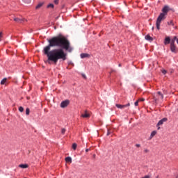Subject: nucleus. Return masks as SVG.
<instances>
[{
	"label": "nucleus",
	"mask_w": 178,
	"mask_h": 178,
	"mask_svg": "<svg viewBox=\"0 0 178 178\" xmlns=\"http://www.w3.org/2000/svg\"><path fill=\"white\" fill-rule=\"evenodd\" d=\"M83 77H86V76H85V75H83Z\"/></svg>",
	"instance_id": "42"
},
{
	"label": "nucleus",
	"mask_w": 178,
	"mask_h": 178,
	"mask_svg": "<svg viewBox=\"0 0 178 178\" xmlns=\"http://www.w3.org/2000/svg\"><path fill=\"white\" fill-rule=\"evenodd\" d=\"M127 106H130V103H128L125 105L116 104V107L118 108L119 109H124V108H127Z\"/></svg>",
	"instance_id": "7"
},
{
	"label": "nucleus",
	"mask_w": 178,
	"mask_h": 178,
	"mask_svg": "<svg viewBox=\"0 0 178 178\" xmlns=\"http://www.w3.org/2000/svg\"><path fill=\"white\" fill-rule=\"evenodd\" d=\"M65 133H66V129L63 128V129H61V134H65Z\"/></svg>",
	"instance_id": "23"
},
{
	"label": "nucleus",
	"mask_w": 178,
	"mask_h": 178,
	"mask_svg": "<svg viewBox=\"0 0 178 178\" xmlns=\"http://www.w3.org/2000/svg\"><path fill=\"white\" fill-rule=\"evenodd\" d=\"M19 112H23V111H24V108L23 107L20 106L19 108Z\"/></svg>",
	"instance_id": "25"
},
{
	"label": "nucleus",
	"mask_w": 178,
	"mask_h": 178,
	"mask_svg": "<svg viewBox=\"0 0 178 178\" xmlns=\"http://www.w3.org/2000/svg\"><path fill=\"white\" fill-rule=\"evenodd\" d=\"M93 158H95V154H93Z\"/></svg>",
	"instance_id": "39"
},
{
	"label": "nucleus",
	"mask_w": 178,
	"mask_h": 178,
	"mask_svg": "<svg viewBox=\"0 0 178 178\" xmlns=\"http://www.w3.org/2000/svg\"><path fill=\"white\" fill-rule=\"evenodd\" d=\"M24 2H25L26 3H29L30 2V0H23Z\"/></svg>",
	"instance_id": "31"
},
{
	"label": "nucleus",
	"mask_w": 178,
	"mask_h": 178,
	"mask_svg": "<svg viewBox=\"0 0 178 178\" xmlns=\"http://www.w3.org/2000/svg\"><path fill=\"white\" fill-rule=\"evenodd\" d=\"M136 147H141V145H140V144H136Z\"/></svg>",
	"instance_id": "33"
},
{
	"label": "nucleus",
	"mask_w": 178,
	"mask_h": 178,
	"mask_svg": "<svg viewBox=\"0 0 178 178\" xmlns=\"http://www.w3.org/2000/svg\"><path fill=\"white\" fill-rule=\"evenodd\" d=\"M165 19H166V15L160 13L156 22V27L157 30H161V23H162V20H165Z\"/></svg>",
	"instance_id": "2"
},
{
	"label": "nucleus",
	"mask_w": 178,
	"mask_h": 178,
	"mask_svg": "<svg viewBox=\"0 0 178 178\" xmlns=\"http://www.w3.org/2000/svg\"><path fill=\"white\" fill-rule=\"evenodd\" d=\"M177 44H178V39L177 40Z\"/></svg>",
	"instance_id": "40"
},
{
	"label": "nucleus",
	"mask_w": 178,
	"mask_h": 178,
	"mask_svg": "<svg viewBox=\"0 0 178 178\" xmlns=\"http://www.w3.org/2000/svg\"><path fill=\"white\" fill-rule=\"evenodd\" d=\"M156 134V131H153L151 133L150 138H152V137H154V136H155Z\"/></svg>",
	"instance_id": "18"
},
{
	"label": "nucleus",
	"mask_w": 178,
	"mask_h": 178,
	"mask_svg": "<svg viewBox=\"0 0 178 178\" xmlns=\"http://www.w3.org/2000/svg\"><path fill=\"white\" fill-rule=\"evenodd\" d=\"M19 167L22 168V169H27V168H29V165L27 164H20Z\"/></svg>",
	"instance_id": "13"
},
{
	"label": "nucleus",
	"mask_w": 178,
	"mask_h": 178,
	"mask_svg": "<svg viewBox=\"0 0 178 178\" xmlns=\"http://www.w3.org/2000/svg\"><path fill=\"white\" fill-rule=\"evenodd\" d=\"M171 41H173L175 44V41H177V37L175 36L173 40H172Z\"/></svg>",
	"instance_id": "27"
},
{
	"label": "nucleus",
	"mask_w": 178,
	"mask_h": 178,
	"mask_svg": "<svg viewBox=\"0 0 178 178\" xmlns=\"http://www.w3.org/2000/svg\"><path fill=\"white\" fill-rule=\"evenodd\" d=\"M139 101L144 102V101H145V99L142 98V99H139Z\"/></svg>",
	"instance_id": "32"
},
{
	"label": "nucleus",
	"mask_w": 178,
	"mask_h": 178,
	"mask_svg": "<svg viewBox=\"0 0 178 178\" xmlns=\"http://www.w3.org/2000/svg\"><path fill=\"white\" fill-rule=\"evenodd\" d=\"M154 101H155V102H158V99L154 98Z\"/></svg>",
	"instance_id": "34"
},
{
	"label": "nucleus",
	"mask_w": 178,
	"mask_h": 178,
	"mask_svg": "<svg viewBox=\"0 0 178 178\" xmlns=\"http://www.w3.org/2000/svg\"><path fill=\"white\" fill-rule=\"evenodd\" d=\"M161 72H162L163 74H166V73H167V71L165 70H163Z\"/></svg>",
	"instance_id": "29"
},
{
	"label": "nucleus",
	"mask_w": 178,
	"mask_h": 178,
	"mask_svg": "<svg viewBox=\"0 0 178 178\" xmlns=\"http://www.w3.org/2000/svg\"><path fill=\"white\" fill-rule=\"evenodd\" d=\"M170 50H171V51H172L175 54V52H176V46H175V42L174 41H171Z\"/></svg>",
	"instance_id": "8"
},
{
	"label": "nucleus",
	"mask_w": 178,
	"mask_h": 178,
	"mask_svg": "<svg viewBox=\"0 0 178 178\" xmlns=\"http://www.w3.org/2000/svg\"><path fill=\"white\" fill-rule=\"evenodd\" d=\"M14 22H16L17 23H24V22H26V19L14 17Z\"/></svg>",
	"instance_id": "6"
},
{
	"label": "nucleus",
	"mask_w": 178,
	"mask_h": 178,
	"mask_svg": "<svg viewBox=\"0 0 178 178\" xmlns=\"http://www.w3.org/2000/svg\"><path fill=\"white\" fill-rule=\"evenodd\" d=\"M2 37H3V33L0 32V41H2Z\"/></svg>",
	"instance_id": "24"
},
{
	"label": "nucleus",
	"mask_w": 178,
	"mask_h": 178,
	"mask_svg": "<svg viewBox=\"0 0 178 178\" xmlns=\"http://www.w3.org/2000/svg\"><path fill=\"white\" fill-rule=\"evenodd\" d=\"M42 5H44V3H39L36 7H35V9H40V8H41V6H42Z\"/></svg>",
	"instance_id": "16"
},
{
	"label": "nucleus",
	"mask_w": 178,
	"mask_h": 178,
	"mask_svg": "<svg viewBox=\"0 0 178 178\" xmlns=\"http://www.w3.org/2000/svg\"><path fill=\"white\" fill-rule=\"evenodd\" d=\"M47 8H54V4L53 3H50L47 6Z\"/></svg>",
	"instance_id": "26"
},
{
	"label": "nucleus",
	"mask_w": 178,
	"mask_h": 178,
	"mask_svg": "<svg viewBox=\"0 0 178 178\" xmlns=\"http://www.w3.org/2000/svg\"><path fill=\"white\" fill-rule=\"evenodd\" d=\"M168 26H175V24H173V21H170L168 22Z\"/></svg>",
	"instance_id": "21"
},
{
	"label": "nucleus",
	"mask_w": 178,
	"mask_h": 178,
	"mask_svg": "<svg viewBox=\"0 0 178 178\" xmlns=\"http://www.w3.org/2000/svg\"><path fill=\"white\" fill-rule=\"evenodd\" d=\"M164 44L165 45H168V44H170V38L169 37L165 38L164 40Z\"/></svg>",
	"instance_id": "10"
},
{
	"label": "nucleus",
	"mask_w": 178,
	"mask_h": 178,
	"mask_svg": "<svg viewBox=\"0 0 178 178\" xmlns=\"http://www.w3.org/2000/svg\"><path fill=\"white\" fill-rule=\"evenodd\" d=\"M90 151V149H86V152H88Z\"/></svg>",
	"instance_id": "35"
},
{
	"label": "nucleus",
	"mask_w": 178,
	"mask_h": 178,
	"mask_svg": "<svg viewBox=\"0 0 178 178\" xmlns=\"http://www.w3.org/2000/svg\"><path fill=\"white\" fill-rule=\"evenodd\" d=\"M145 39L147 40V41H152V38L150 37L149 35H147L145 37Z\"/></svg>",
	"instance_id": "14"
},
{
	"label": "nucleus",
	"mask_w": 178,
	"mask_h": 178,
	"mask_svg": "<svg viewBox=\"0 0 178 178\" xmlns=\"http://www.w3.org/2000/svg\"><path fill=\"white\" fill-rule=\"evenodd\" d=\"M157 94L159 95L161 99H163V94H162V92H158Z\"/></svg>",
	"instance_id": "17"
},
{
	"label": "nucleus",
	"mask_w": 178,
	"mask_h": 178,
	"mask_svg": "<svg viewBox=\"0 0 178 178\" xmlns=\"http://www.w3.org/2000/svg\"><path fill=\"white\" fill-rule=\"evenodd\" d=\"M134 105H135V106H138V101H136V102L134 103Z\"/></svg>",
	"instance_id": "30"
},
{
	"label": "nucleus",
	"mask_w": 178,
	"mask_h": 178,
	"mask_svg": "<svg viewBox=\"0 0 178 178\" xmlns=\"http://www.w3.org/2000/svg\"><path fill=\"white\" fill-rule=\"evenodd\" d=\"M49 45L44 47L43 52L47 55L48 60L57 63L59 59L66 60L67 54L63 49L72 52L73 48L70 47V42L65 37H54L48 40Z\"/></svg>",
	"instance_id": "1"
},
{
	"label": "nucleus",
	"mask_w": 178,
	"mask_h": 178,
	"mask_svg": "<svg viewBox=\"0 0 178 178\" xmlns=\"http://www.w3.org/2000/svg\"><path fill=\"white\" fill-rule=\"evenodd\" d=\"M76 148H77V144L73 143L72 144V149H74V151H76Z\"/></svg>",
	"instance_id": "19"
},
{
	"label": "nucleus",
	"mask_w": 178,
	"mask_h": 178,
	"mask_svg": "<svg viewBox=\"0 0 178 178\" xmlns=\"http://www.w3.org/2000/svg\"><path fill=\"white\" fill-rule=\"evenodd\" d=\"M26 115H30V108H27L26 109Z\"/></svg>",
	"instance_id": "22"
},
{
	"label": "nucleus",
	"mask_w": 178,
	"mask_h": 178,
	"mask_svg": "<svg viewBox=\"0 0 178 178\" xmlns=\"http://www.w3.org/2000/svg\"><path fill=\"white\" fill-rule=\"evenodd\" d=\"M6 83V78H4L3 80L1 81V84L3 85Z\"/></svg>",
	"instance_id": "20"
},
{
	"label": "nucleus",
	"mask_w": 178,
	"mask_h": 178,
	"mask_svg": "<svg viewBox=\"0 0 178 178\" xmlns=\"http://www.w3.org/2000/svg\"><path fill=\"white\" fill-rule=\"evenodd\" d=\"M54 3H56V5H58L59 3V0H54Z\"/></svg>",
	"instance_id": "28"
},
{
	"label": "nucleus",
	"mask_w": 178,
	"mask_h": 178,
	"mask_svg": "<svg viewBox=\"0 0 178 178\" xmlns=\"http://www.w3.org/2000/svg\"><path fill=\"white\" fill-rule=\"evenodd\" d=\"M145 152H148V149H145Z\"/></svg>",
	"instance_id": "36"
},
{
	"label": "nucleus",
	"mask_w": 178,
	"mask_h": 178,
	"mask_svg": "<svg viewBox=\"0 0 178 178\" xmlns=\"http://www.w3.org/2000/svg\"><path fill=\"white\" fill-rule=\"evenodd\" d=\"M157 129H158V130H159L161 129V127H159Z\"/></svg>",
	"instance_id": "38"
},
{
	"label": "nucleus",
	"mask_w": 178,
	"mask_h": 178,
	"mask_svg": "<svg viewBox=\"0 0 178 178\" xmlns=\"http://www.w3.org/2000/svg\"><path fill=\"white\" fill-rule=\"evenodd\" d=\"M88 56H90L88 54H86V53L81 54V59H84V58H88Z\"/></svg>",
	"instance_id": "11"
},
{
	"label": "nucleus",
	"mask_w": 178,
	"mask_h": 178,
	"mask_svg": "<svg viewBox=\"0 0 178 178\" xmlns=\"http://www.w3.org/2000/svg\"><path fill=\"white\" fill-rule=\"evenodd\" d=\"M81 118H90V114L87 113V111H86L85 113L81 115Z\"/></svg>",
	"instance_id": "12"
},
{
	"label": "nucleus",
	"mask_w": 178,
	"mask_h": 178,
	"mask_svg": "<svg viewBox=\"0 0 178 178\" xmlns=\"http://www.w3.org/2000/svg\"><path fill=\"white\" fill-rule=\"evenodd\" d=\"M168 12H169V6H165L163 9H162V13L161 14L164 15L166 16L168 15Z\"/></svg>",
	"instance_id": "5"
},
{
	"label": "nucleus",
	"mask_w": 178,
	"mask_h": 178,
	"mask_svg": "<svg viewBox=\"0 0 178 178\" xmlns=\"http://www.w3.org/2000/svg\"><path fill=\"white\" fill-rule=\"evenodd\" d=\"M62 8H65V6H63V7Z\"/></svg>",
	"instance_id": "41"
},
{
	"label": "nucleus",
	"mask_w": 178,
	"mask_h": 178,
	"mask_svg": "<svg viewBox=\"0 0 178 178\" xmlns=\"http://www.w3.org/2000/svg\"><path fill=\"white\" fill-rule=\"evenodd\" d=\"M107 136H109V131H108V133H107Z\"/></svg>",
	"instance_id": "37"
},
{
	"label": "nucleus",
	"mask_w": 178,
	"mask_h": 178,
	"mask_svg": "<svg viewBox=\"0 0 178 178\" xmlns=\"http://www.w3.org/2000/svg\"><path fill=\"white\" fill-rule=\"evenodd\" d=\"M69 104H70V102L69 100L63 101L60 103V108H66V106H67Z\"/></svg>",
	"instance_id": "4"
},
{
	"label": "nucleus",
	"mask_w": 178,
	"mask_h": 178,
	"mask_svg": "<svg viewBox=\"0 0 178 178\" xmlns=\"http://www.w3.org/2000/svg\"><path fill=\"white\" fill-rule=\"evenodd\" d=\"M65 162H70V163H72V157L70 156L66 157Z\"/></svg>",
	"instance_id": "15"
},
{
	"label": "nucleus",
	"mask_w": 178,
	"mask_h": 178,
	"mask_svg": "<svg viewBox=\"0 0 178 178\" xmlns=\"http://www.w3.org/2000/svg\"><path fill=\"white\" fill-rule=\"evenodd\" d=\"M167 120H168V118H166L161 119L157 123V126H162V124H163V123H165V122H167Z\"/></svg>",
	"instance_id": "9"
},
{
	"label": "nucleus",
	"mask_w": 178,
	"mask_h": 178,
	"mask_svg": "<svg viewBox=\"0 0 178 178\" xmlns=\"http://www.w3.org/2000/svg\"><path fill=\"white\" fill-rule=\"evenodd\" d=\"M165 19H166V15L160 13L156 22V27L157 30H161V23H162V20H165Z\"/></svg>",
	"instance_id": "3"
}]
</instances>
